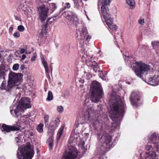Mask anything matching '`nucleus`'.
I'll return each mask as SVG.
<instances>
[{"instance_id": "nucleus-44", "label": "nucleus", "mask_w": 159, "mask_h": 159, "mask_svg": "<svg viewBox=\"0 0 159 159\" xmlns=\"http://www.w3.org/2000/svg\"><path fill=\"white\" fill-rule=\"evenodd\" d=\"M48 144L49 147L50 149H52V148L53 143H48Z\"/></svg>"}, {"instance_id": "nucleus-54", "label": "nucleus", "mask_w": 159, "mask_h": 159, "mask_svg": "<svg viewBox=\"0 0 159 159\" xmlns=\"http://www.w3.org/2000/svg\"><path fill=\"white\" fill-rule=\"evenodd\" d=\"M114 38L116 40H117V36H116L114 35Z\"/></svg>"}, {"instance_id": "nucleus-28", "label": "nucleus", "mask_w": 159, "mask_h": 159, "mask_svg": "<svg viewBox=\"0 0 159 159\" xmlns=\"http://www.w3.org/2000/svg\"><path fill=\"white\" fill-rule=\"evenodd\" d=\"M5 66L3 64H2L0 66V75L1 76H4L6 71L5 69Z\"/></svg>"}, {"instance_id": "nucleus-7", "label": "nucleus", "mask_w": 159, "mask_h": 159, "mask_svg": "<svg viewBox=\"0 0 159 159\" xmlns=\"http://www.w3.org/2000/svg\"><path fill=\"white\" fill-rule=\"evenodd\" d=\"M91 95L90 96L91 101L98 102L99 99L102 98V90L100 84L96 81L92 83L91 86Z\"/></svg>"}, {"instance_id": "nucleus-23", "label": "nucleus", "mask_w": 159, "mask_h": 159, "mask_svg": "<svg viewBox=\"0 0 159 159\" xmlns=\"http://www.w3.org/2000/svg\"><path fill=\"white\" fill-rule=\"evenodd\" d=\"M89 99V98H88ZM89 103L90 104L89 107V109H92L93 110V112L94 113V116H96V113L97 114H100V115L102 113V107L101 105H99L97 107V109L96 112H94V111L93 109L91 107V105L90 104V99H89Z\"/></svg>"}, {"instance_id": "nucleus-50", "label": "nucleus", "mask_w": 159, "mask_h": 159, "mask_svg": "<svg viewBox=\"0 0 159 159\" xmlns=\"http://www.w3.org/2000/svg\"><path fill=\"white\" fill-rule=\"evenodd\" d=\"M13 30V28L12 27H10L9 29V31L11 32Z\"/></svg>"}, {"instance_id": "nucleus-17", "label": "nucleus", "mask_w": 159, "mask_h": 159, "mask_svg": "<svg viewBox=\"0 0 159 159\" xmlns=\"http://www.w3.org/2000/svg\"><path fill=\"white\" fill-rule=\"evenodd\" d=\"M113 18H110L108 20H106L105 23L110 29L112 30L113 31H116L118 29V26L113 23Z\"/></svg>"}, {"instance_id": "nucleus-18", "label": "nucleus", "mask_w": 159, "mask_h": 159, "mask_svg": "<svg viewBox=\"0 0 159 159\" xmlns=\"http://www.w3.org/2000/svg\"><path fill=\"white\" fill-rule=\"evenodd\" d=\"M101 11L102 15L105 19V21L106 20H108L110 18H113L110 17V14L108 7L106 8L102 7L101 8Z\"/></svg>"}, {"instance_id": "nucleus-4", "label": "nucleus", "mask_w": 159, "mask_h": 159, "mask_svg": "<svg viewBox=\"0 0 159 159\" xmlns=\"http://www.w3.org/2000/svg\"><path fill=\"white\" fill-rule=\"evenodd\" d=\"M67 19L71 22L77 27V34L78 39H80L83 43L84 41L89 42L91 39V36L89 35L85 25L82 23H80L75 13L70 11L67 14Z\"/></svg>"}, {"instance_id": "nucleus-34", "label": "nucleus", "mask_w": 159, "mask_h": 159, "mask_svg": "<svg viewBox=\"0 0 159 159\" xmlns=\"http://www.w3.org/2000/svg\"><path fill=\"white\" fill-rule=\"evenodd\" d=\"M17 30L20 32H22L25 30V28L23 25H20L18 26Z\"/></svg>"}, {"instance_id": "nucleus-9", "label": "nucleus", "mask_w": 159, "mask_h": 159, "mask_svg": "<svg viewBox=\"0 0 159 159\" xmlns=\"http://www.w3.org/2000/svg\"><path fill=\"white\" fill-rule=\"evenodd\" d=\"M134 64L136 65L134 66V69L136 75L142 78L143 75L147 74L150 69V66L141 62H135Z\"/></svg>"}, {"instance_id": "nucleus-35", "label": "nucleus", "mask_w": 159, "mask_h": 159, "mask_svg": "<svg viewBox=\"0 0 159 159\" xmlns=\"http://www.w3.org/2000/svg\"><path fill=\"white\" fill-rule=\"evenodd\" d=\"M50 7L52 9V12H53L55 9L57 8L56 5L53 3H52L50 5Z\"/></svg>"}, {"instance_id": "nucleus-15", "label": "nucleus", "mask_w": 159, "mask_h": 159, "mask_svg": "<svg viewBox=\"0 0 159 159\" xmlns=\"http://www.w3.org/2000/svg\"><path fill=\"white\" fill-rule=\"evenodd\" d=\"M129 99L131 104L134 107H137L138 106V102L140 99V97L138 93L135 92L132 93Z\"/></svg>"}, {"instance_id": "nucleus-43", "label": "nucleus", "mask_w": 159, "mask_h": 159, "mask_svg": "<svg viewBox=\"0 0 159 159\" xmlns=\"http://www.w3.org/2000/svg\"><path fill=\"white\" fill-rule=\"evenodd\" d=\"M138 22L139 24L143 25L144 23V20L143 19H139L138 20Z\"/></svg>"}, {"instance_id": "nucleus-42", "label": "nucleus", "mask_w": 159, "mask_h": 159, "mask_svg": "<svg viewBox=\"0 0 159 159\" xmlns=\"http://www.w3.org/2000/svg\"><path fill=\"white\" fill-rule=\"evenodd\" d=\"M36 54H34V56L31 58V61H35L36 58Z\"/></svg>"}, {"instance_id": "nucleus-24", "label": "nucleus", "mask_w": 159, "mask_h": 159, "mask_svg": "<svg viewBox=\"0 0 159 159\" xmlns=\"http://www.w3.org/2000/svg\"><path fill=\"white\" fill-rule=\"evenodd\" d=\"M152 44L154 49L156 50V53L159 56V42L153 41L152 42ZM157 65H159V62H156Z\"/></svg>"}, {"instance_id": "nucleus-38", "label": "nucleus", "mask_w": 159, "mask_h": 159, "mask_svg": "<svg viewBox=\"0 0 159 159\" xmlns=\"http://www.w3.org/2000/svg\"><path fill=\"white\" fill-rule=\"evenodd\" d=\"M13 36L15 38H17L20 36V33L18 31L15 32L13 34Z\"/></svg>"}, {"instance_id": "nucleus-13", "label": "nucleus", "mask_w": 159, "mask_h": 159, "mask_svg": "<svg viewBox=\"0 0 159 159\" xmlns=\"http://www.w3.org/2000/svg\"><path fill=\"white\" fill-rule=\"evenodd\" d=\"M39 18L41 21H44L48 16V9L44 6H40L38 9Z\"/></svg>"}, {"instance_id": "nucleus-51", "label": "nucleus", "mask_w": 159, "mask_h": 159, "mask_svg": "<svg viewBox=\"0 0 159 159\" xmlns=\"http://www.w3.org/2000/svg\"><path fill=\"white\" fill-rule=\"evenodd\" d=\"M25 66L24 65H21L20 67V68L21 70H23L25 69Z\"/></svg>"}, {"instance_id": "nucleus-6", "label": "nucleus", "mask_w": 159, "mask_h": 159, "mask_svg": "<svg viewBox=\"0 0 159 159\" xmlns=\"http://www.w3.org/2000/svg\"><path fill=\"white\" fill-rule=\"evenodd\" d=\"M21 75V73H15L11 72L9 75V80L8 81V85L6 87L5 85L6 84L5 81H3L1 84L2 89L7 90H9L10 88L12 87L14 89H18L20 87V85L18 84V81L19 80V77Z\"/></svg>"}, {"instance_id": "nucleus-2", "label": "nucleus", "mask_w": 159, "mask_h": 159, "mask_svg": "<svg viewBox=\"0 0 159 159\" xmlns=\"http://www.w3.org/2000/svg\"><path fill=\"white\" fill-rule=\"evenodd\" d=\"M110 117L115 122L111 124V129L114 130L120 125L117 123L122 120L125 113V104L120 97L115 92H113L109 99Z\"/></svg>"}, {"instance_id": "nucleus-39", "label": "nucleus", "mask_w": 159, "mask_h": 159, "mask_svg": "<svg viewBox=\"0 0 159 159\" xmlns=\"http://www.w3.org/2000/svg\"><path fill=\"white\" fill-rule=\"evenodd\" d=\"M49 116L48 115H46L44 117V121L45 123H48L49 121Z\"/></svg>"}, {"instance_id": "nucleus-16", "label": "nucleus", "mask_w": 159, "mask_h": 159, "mask_svg": "<svg viewBox=\"0 0 159 159\" xmlns=\"http://www.w3.org/2000/svg\"><path fill=\"white\" fill-rule=\"evenodd\" d=\"M148 84L153 86L159 84V75H155L152 77L149 78L148 82H146Z\"/></svg>"}, {"instance_id": "nucleus-32", "label": "nucleus", "mask_w": 159, "mask_h": 159, "mask_svg": "<svg viewBox=\"0 0 159 159\" xmlns=\"http://www.w3.org/2000/svg\"><path fill=\"white\" fill-rule=\"evenodd\" d=\"M24 6L22 4H20V5H18V10H24ZM25 14L27 15H28L29 14V13L26 10H25Z\"/></svg>"}, {"instance_id": "nucleus-14", "label": "nucleus", "mask_w": 159, "mask_h": 159, "mask_svg": "<svg viewBox=\"0 0 159 159\" xmlns=\"http://www.w3.org/2000/svg\"><path fill=\"white\" fill-rule=\"evenodd\" d=\"M21 127L17 125L16 126L8 125L5 124H2V125H0V128L2 131L5 132L7 133L11 131H15L20 130Z\"/></svg>"}, {"instance_id": "nucleus-10", "label": "nucleus", "mask_w": 159, "mask_h": 159, "mask_svg": "<svg viewBox=\"0 0 159 159\" xmlns=\"http://www.w3.org/2000/svg\"><path fill=\"white\" fill-rule=\"evenodd\" d=\"M81 60L82 61L85 62L88 66H91L93 70L96 72L99 71L100 69L97 64L95 61L92 60L93 57L89 56L87 54V52H84V53H81L80 54Z\"/></svg>"}, {"instance_id": "nucleus-11", "label": "nucleus", "mask_w": 159, "mask_h": 159, "mask_svg": "<svg viewBox=\"0 0 159 159\" xmlns=\"http://www.w3.org/2000/svg\"><path fill=\"white\" fill-rule=\"evenodd\" d=\"M80 152L75 147L70 146L69 151L66 152L61 159H79L81 157Z\"/></svg>"}, {"instance_id": "nucleus-36", "label": "nucleus", "mask_w": 159, "mask_h": 159, "mask_svg": "<svg viewBox=\"0 0 159 159\" xmlns=\"http://www.w3.org/2000/svg\"><path fill=\"white\" fill-rule=\"evenodd\" d=\"M64 110L63 107L62 106H59L57 107V111L59 113H62Z\"/></svg>"}, {"instance_id": "nucleus-19", "label": "nucleus", "mask_w": 159, "mask_h": 159, "mask_svg": "<svg viewBox=\"0 0 159 159\" xmlns=\"http://www.w3.org/2000/svg\"><path fill=\"white\" fill-rule=\"evenodd\" d=\"M83 127V125L82 123H76L73 128L74 131L72 132L77 134L79 135L80 133H81L82 127Z\"/></svg>"}, {"instance_id": "nucleus-60", "label": "nucleus", "mask_w": 159, "mask_h": 159, "mask_svg": "<svg viewBox=\"0 0 159 159\" xmlns=\"http://www.w3.org/2000/svg\"><path fill=\"white\" fill-rule=\"evenodd\" d=\"M101 52V51H99L98 52V53H99V52Z\"/></svg>"}, {"instance_id": "nucleus-40", "label": "nucleus", "mask_w": 159, "mask_h": 159, "mask_svg": "<svg viewBox=\"0 0 159 159\" xmlns=\"http://www.w3.org/2000/svg\"><path fill=\"white\" fill-rule=\"evenodd\" d=\"M41 60L42 63L43 65L47 63V62H46L45 61V59H44L43 56V55H42L41 56Z\"/></svg>"}, {"instance_id": "nucleus-53", "label": "nucleus", "mask_w": 159, "mask_h": 159, "mask_svg": "<svg viewBox=\"0 0 159 159\" xmlns=\"http://www.w3.org/2000/svg\"><path fill=\"white\" fill-rule=\"evenodd\" d=\"M79 81L80 82H81L82 83H84V80H79Z\"/></svg>"}, {"instance_id": "nucleus-8", "label": "nucleus", "mask_w": 159, "mask_h": 159, "mask_svg": "<svg viewBox=\"0 0 159 159\" xmlns=\"http://www.w3.org/2000/svg\"><path fill=\"white\" fill-rule=\"evenodd\" d=\"M34 153L33 148H31L30 143L26 146L19 147L17 152L18 159H31Z\"/></svg>"}, {"instance_id": "nucleus-27", "label": "nucleus", "mask_w": 159, "mask_h": 159, "mask_svg": "<svg viewBox=\"0 0 159 159\" xmlns=\"http://www.w3.org/2000/svg\"><path fill=\"white\" fill-rule=\"evenodd\" d=\"M64 128V127L63 126H62L60 127V128L58 130V133L57 134V142H58V141L60 138L62 134Z\"/></svg>"}, {"instance_id": "nucleus-58", "label": "nucleus", "mask_w": 159, "mask_h": 159, "mask_svg": "<svg viewBox=\"0 0 159 159\" xmlns=\"http://www.w3.org/2000/svg\"><path fill=\"white\" fill-rule=\"evenodd\" d=\"M86 16H87V18L89 20V18H88V16H87V15H86Z\"/></svg>"}, {"instance_id": "nucleus-5", "label": "nucleus", "mask_w": 159, "mask_h": 159, "mask_svg": "<svg viewBox=\"0 0 159 159\" xmlns=\"http://www.w3.org/2000/svg\"><path fill=\"white\" fill-rule=\"evenodd\" d=\"M30 99L27 98H21L18 103V105L13 103L10 107L11 114L15 117H18L23 112L25 109L31 107Z\"/></svg>"}, {"instance_id": "nucleus-22", "label": "nucleus", "mask_w": 159, "mask_h": 159, "mask_svg": "<svg viewBox=\"0 0 159 159\" xmlns=\"http://www.w3.org/2000/svg\"><path fill=\"white\" fill-rule=\"evenodd\" d=\"M30 116L29 115H24L20 117V120L26 125H29L31 121L30 119Z\"/></svg>"}, {"instance_id": "nucleus-59", "label": "nucleus", "mask_w": 159, "mask_h": 159, "mask_svg": "<svg viewBox=\"0 0 159 159\" xmlns=\"http://www.w3.org/2000/svg\"><path fill=\"white\" fill-rule=\"evenodd\" d=\"M84 44V43H83V44H81V46H82Z\"/></svg>"}, {"instance_id": "nucleus-46", "label": "nucleus", "mask_w": 159, "mask_h": 159, "mask_svg": "<svg viewBox=\"0 0 159 159\" xmlns=\"http://www.w3.org/2000/svg\"><path fill=\"white\" fill-rule=\"evenodd\" d=\"M25 50L24 48H22L20 50V52L21 54L24 53L25 52Z\"/></svg>"}, {"instance_id": "nucleus-49", "label": "nucleus", "mask_w": 159, "mask_h": 159, "mask_svg": "<svg viewBox=\"0 0 159 159\" xmlns=\"http://www.w3.org/2000/svg\"><path fill=\"white\" fill-rule=\"evenodd\" d=\"M26 57V56L25 54L22 55V59L24 60Z\"/></svg>"}, {"instance_id": "nucleus-56", "label": "nucleus", "mask_w": 159, "mask_h": 159, "mask_svg": "<svg viewBox=\"0 0 159 159\" xmlns=\"http://www.w3.org/2000/svg\"><path fill=\"white\" fill-rule=\"evenodd\" d=\"M125 56L126 57H129V56H127V55H125Z\"/></svg>"}, {"instance_id": "nucleus-47", "label": "nucleus", "mask_w": 159, "mask_h": 159, "mask_svg": "<svg viewBox=\"0 0 159 159\" xmlns=\"http://www.w3.org/2000/svg\"><path fill=\"white\" fill-rule=\"evenodd\" d=\"M58 120L57 119H55L54 120H53V122L54 124H56L58 122Z\"/></svg>"}, {"instance_id": "nucleus-26", "label": "nucleus", "mask_w": 159, "mask_h": 159, "mask_svg": "<svg viewBox=\"0 0 159 159\" xmlns=\"http://www.w3.org/2000/svg\"><path fill=\"white\" fill-rule=\"evenodd\" d=\"M126 2L131 9H134L135 7V2L134 0H126Z\"/></svg>"}, {"instance_id": "nucleus-55", "label": "nucleus", "mask_w": 159, "mask_h": 159, "mask_svg": "<svg viewBox=\"0 0 159 159\" xmlns=\"http://www.w3.org/2000/svg\"><path fill=\"white\" fill-rule=\"evenodd\" d=\"M118 38L119 39L120 38V39H122L121 36V35L119 36L118 37Z\"/></svg>"}, {"instance_id": "nucleus-48", "label": "nucleus", "mask_w": 159, "mask_h": 159, "mask_svg": "<svg viewBox=\"0 0 159 159\" xmlns=\"http://www.w3.org/2000/svg\"><path fill=\"white\" fill-rule=\"evenodd\" d=\"M3 78H4V76H1V75H0V83L2 81Z\"/></svg>"}, {"instance_id": "nucleus-29", "label": "nucleus", "mask_w": 159, "mask_h": 159, "mask_svg": "<svg viewBox=\"0 0 159 159\" xmlns=\"http://www.w3.org/2000/svg\"><path fill=\"white\" fill-rule=\"evenodd\" d=\"M53 99V94L52 93L51 91H49L48 93L47 98L46 100L48 101H51Z\"/></svg>"}, {"instance_id": "nucleus-57", "label": "nucleus", "mask_w": 159, "mask_h": 159, "mask_svg": "<svg viewBox=\"0 0 159 159\" xmlns=\"http://www.w3.org/2000/svg\"><path fill=\"white\" fill-rule=\"evenodd\" d=\"M83 1V0H82ZM87 0H83L85 2H86L87 1Z\"/></svg>"}, {"instance_id": "nucleus-62", "label": "nucleus", "mask_w": 159, "mask_h": 159, "mask_svg": "<svg viewBox=\"0 0 159 159\" xmlns=\"http://www.w3.org/2000/svg\"><path fill=\"white\" fill-rule=\"evenodd\" d=\"M117 47H118L119 48V45H118V46H117Z\"/></svg>"}, {"instance_id": "nucleus-45", "label": "nucleus", "mask_w": 159, "mask_h": 159, "mask_svg": "<svg viewBox=\"0 0 159 159\" xmlns=\"http://www.w3.org/2000/svg\"><path fill=\"white\" fill-rule=\"evenodd\" d=\"M19 140L20 139L19 137H16L15 138V141L17 143H19Z\"/></svg>"}, {"instance_id": "nucleus-21", "label": "nucleus", "mask_w": 159, "mask_h": 159, "mask_svg": "<svg viewBox=\"0 0 159 159\" xmlns=\"http://www.w3.org/2000/svg\"><path fill=\"white\" fill-rule=\"evenodd\" d=\"M111 0H99L98 3V7L101 5V8L102 7H107V6L111 2Z\"/></svg>"}, {"instance_id": "nucleus-3", "label": "nucleus", "mask_w": 159, "mask_h": 159, "mask_svg": "<svg viewBox=\"0 0 159 159\" xmlns=\"http://www.w3.org/2000/svg\"><path fill=\"white\" fill-rule=\"evenodd\" d=\"M159 135L156 133H153L148 136L147 142L149 143L153 144L154 148L152 145L147 144L146 146V152L144 154H141V159H157L155 152H158L159 150Z\"/></svg>"}, {"instance_id": "nucleus-25", "label": "nucleus", "mask_w": 159, "mask_h": 159, "mask_svg": "<svg viewBox=\"0 0 159 159\" xmlns=\"http://www.w3.org/2000/svg\"><path fill=\"white\" fill-rule=\"evenodd\" d=\"M74 3L75 7L78 9H80L82 7H83L84 6V3L83 0H81L79 2H78L77 0H74Z\"/></svg>"}, {"instance_id": "nucleus-61", "label": "nucleus", "mask_w": 159, "mask_h": 159, "mask_svg": "<svg viewBox=\"0 0 159 159\" xmlns=\"http://www.w3.org/2000/svg\"><path fill=\"white\" fill-rule=\"evenodd\" d=\"M84 11H85V13H86V12L84 10Z\"/></svg>"}, {"instance_id": "nucleus-37", "label": "nucleus", "mask_w": 159, "mask_h": 159, "mask_svg": "<svg viewBox=\"0 0 159 159\" xmlns=\"http://www.w3.org/2000/svg\"><path fill=\"white\" fill-rule=\"evenodd\" d=\"M19 65L18 64H16L13 65L12 67L14 70H17L19 68Z\"/></svg>"}, {"instance_id": "nucleus-31", "label": "nucleus", "mask_w": 159, "mask_h": 159, "mask_svg": "<svg viewBox=\"0 0 159 159\" xmlns=\"http://www.w3.org/2000/svg\"><path fill=\"white\" fill-rule=\"evenodd\" d=\"M43 124H40L38 125L37 127V129L39 132H42L43 131Z\"/></svg>"}, {"instance_id": "nucleus-52", "label": "nucleus", "mask_w": 159, "mask_h": 159, "mask_svg": "<svg viewBox=\"0 0 159 159\" xmlns=\"http://www.w3.org/2000/svg\"><path fill=\"white\" fill-rule=\"evenodd\" d=\"M15 19L17 20H20L19 18L17 16H15Z\"/></svg>"}, {"instance_id": "nucleus-1", "label": "nucleus", "mask_w": 159, "mask_h": 159, "mask_svg": "<svg viewBox=\"0 0 159 159\" xmlns=\"http://www.w3.org/2000/svg\"><path fill=\"white\" fill-rule=\"evenodd\" d=\"M89 99H85L84 103L83 108L80 109L85 118L89 121V123L92 125L94 128L101 130L97 133V137L99 140L97 145L95 159H103L105 152L108 150L110 143L112 140V137L105 131L103 130V126L101 120L94 116L92 109H89Z\"/></svg>"}, {"instance_id": "nucleus-20", "label": "nucleus", "mask_w": 159, "mask_h": 159, "mask_svg": "<svg viewBox=\"0 0 159 159\" xmlns=\"http://www.w3.org/2000/svg\"><path fill=\"white\" fill-rule=\"evenodd\" d=\"M45 69L46 74L48 78H50L49 73H52V68L51 65L48 66L47 62L43 65Z\"/></svg>"}, {"instance_id": "nucleus-41", "label": "nucleus", "mask_w": 159, "mask_h": 159, "mask_svg": "<svg viewBox=\"0 0 159 159\" xmlns=\"http://www.w3.org/2000/svg\"><path fill=\"white\" fill-rule=\"evenodd\" d=\"M53 137H52L50 138H49L47 140V143H53Z\"/></svg>"}, {"instance_id": "nucleus-63", "label": "nucleus", "mask_w": 159, "mask_h": 159, "mask_svg": "<svg viewBox=\"0 0 159 159\" xmlns=\"http://www.w3.org/2000/svg\"><path fill=\"white\" fill-rule=\"evenodd\" d=\"M97 116H98V117H99V116L98 115Z\"/></svg>"}, {"instance_id": "nucleus-12", "label": "nucleus", "mask_w": 159, "mask_h": 159, "mask_svg": "<svg viewBox=\"0 0 159 159\" xmlns=\"http://www.w3.org/2000/svg\"><path fill=\"white\" fill-rule=\"evenodd\" d=\"M68 142L69 144H72L73 145H75L78 143L80 142L78 144V146L82 149H84L85 148L84 141L80 139L79 135L77 134L72 132L69 139Z\"/></svg>"}, {"instance_id": "nucleus-30", "label": "nucleus", "mask_w": 159, "mask_h": 159, "mask_svg": "<svg viewBox=\"0 0 159 159\" xmlns=\"http://www.w3.org/2000/svg\"><path fill=\"white\" fill-rule=\"evenodd\" d=\"M58 15V14H57L52 17L49 18L47 20V23H51L52 22H53L55 20V18Z\"/></svg>"}, {"instance_id": "nucleus-33", "label": "nucleus", "mask_w": 159, "mask_h": 159, "mask_svg": "<svg viewBox=\"0 0 159 159\" xmlns=\"http://www.w3.org/2000/svg\"><path fill=\"white\" fill-rule=\"evenodd\" d=\"M70 7V5L69 3L67 2L65 3L63 5V7L62 8L63 10L68 9Z\"/></svg>"}]
</instances>
